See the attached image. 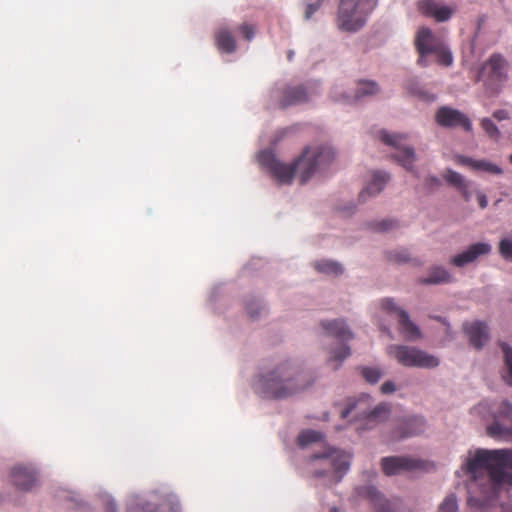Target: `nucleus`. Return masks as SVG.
I'll return each mask as SVG.
<instances>
[{
  "mask_svg": "<svg viewBox=\"0 0 512 512\" xmlns=\"http://www.w3.org/2000/svg\"><path fill=\"white\" fill-rule=\"evenodd\" d=\"M469 188V185L468 183L466 182L463 187H460L458 190L460 191V193L462 194L463 198L465 201H469L470 200V197H471V194L468 190Z\"/></svg>",
  "mask_w": 512,
  "mask_h": 512,
  "instance_id": "nucleus-48",
  "label": "nucleus"
},
{
  "mask_svg": "<svg viewBox=\"0 0 512 512\" xmlns=\"http://www.w3.org/2000/svg\"><path fill=\"white\" fill-rule=\"evenodd\" d=\"M323 434L319 431L315 430H305L302 431L297 438L298 444L301 447H305L311 443L318 442L322 440Z\"/></svg>",
  "mask_w": 512,
  "mask_h": 512,
  "instance_id": "nucleus-31",
  "label": "nucleus"
},
{
  "mask_svg": "<svg viewBox=\"0 0 512 512\" xmlns=\"http://www.w3.org/2000/svg\"><path fill=\"white\" fill-rule=\"evenodd\" d=\"M399 329L404 337L408 339H416L420 337L419 328L410 320L408 313L405 310H399L398 317Z\"/></svg>",
  "mask_w": 512,
  "mask_h": 512,
  "instance_id": "nucleus-24",
  "label": "nucleus"
},
{
  "mask_svg": "<svg viewBox=\"0 0 512 512\" xmlns=\"http://www.w3.org/2000/svg\"><path fill=\"white\" fill-rule=\"evenodd\" d=\"M369 401V396H363L356 402H350L348 406L341 411V417L344 419L349 416L353 411L357 410V415H362L368 421L383 420L388 416V407L385 404H379L374 409L366 411L362 406L366 405Z\"/></svg>",
  "mask_w": 512,
  "mask_h": 512,
  "instance_id": "nucleus-12",
  "label": "nucleus"
},
{
  "mask_svg": "<svg viewBox=\"0 0 512 512\" xmlns=\"http://www.w3.org/2000/svg\"><path fill=\"white\" fill-rule=\"evenodd\" d=\"M509 162L512 164V153L509 155Z\"/></svg>",
  "mask_w": 512,
  "mask_h": 512,
  "instance_id": "nucleus-53",
  "label": "nucleus"
},
{
  "mask_svg": "<svg viewBox=\"0 0 512 512\" xmlns=\"http://www.w3.org/2000/svg\"><path fill=\"white\" fill-rule=\"evenodd\" d=\"M499 346L503 353V369L501 377L503 381L512 387V347L505 342H500Z\"/></svg>",
  "mask_w": 512,
  "mask_h": 512,
  "instance_id": "nucleus-26",
  "label": "nucleus"
},
{
  "mask_svg": "<svg viewBox=\"0 0 512 512\" xmlns=\"http://www.w3.org/2000/svg\"><path fill=\"white\" fill-rule=\"evenodd\" d=\"M425 185L429 188L438 187L440 180L435 176H429L425 179Z\"/></svg>",
  "mask_w": 512,
  "mask_h": 512,
  "instance_id": "nucleus-46",
  "label": "nucleus"
},
{
  "mask_svg": "<svg viewBox=\"0 0 512 512\" xmlns=\"http://www.w3.org/2000/svg\"><path fill=\"white\" fill-rule=\"evenodd\" d=\"M309 100V93L303 85L289 86L283 91L281 106L283 108L291 105L305 103Z\"/></svg>",
  "mask_w": 512,
  "mask_h": 512,
  "instance_id": "nucleus-21",
  "label": "nucleus"
},
{
  "mask_svg": "<svg viewBox=\"0 0 512 512\" xmlns=\"http://www.w3.org/2000/svg\"><path fill=\"white\" fill-rule=\"evenodd\" d=\"M388 258L390 261L398 264L407 263L411 260L410 254L405 249L390 252L388 254Z\"/></svg>",
  "mask_w": 512,
  "mask_h": 512,
  "instance_id": "nucleus-37",
  "label": "nucleus"
},
{
  "mask_svg": "<svg viewBox=\"0 0 512 512\" xmlns=\"http://www.w3.org/2000/svg\"><path fill=\"white\" fill-rule=\"evenodd\" d=\"M481 512H512V509L503 505H489L481 508Z\"/></svg>",
  "mask_w": 512,
  "mask_h": 512,
  "instance_id": "nucleus-42",
  "label": "nucleus"
},
{
  "mask_svg": "<svg viewBox=\"0 0 512 512\" xmlns=\"http://www.w3.org/2000/svg\"><path fill=\"white\" fill-rule=\"evenodd\" d=\"M499 253L505 260L512 262V235L499 242Z\"/></svg>",
  "mask_w": 512,
  "mask_h": 512,
  "instance_id": "nucleus-35",
  "label": "nucleus"
},
{
  "mask_svg": "<svg viewBox=\"0 0 512 512\" xmlns=\"http://www.w3.org/2000/svg\"><path fill=\"white\" fill-rule=\"evenodd\" d=\"M238 30L247 41H251L255 35L254 26L247 23L240 25Z\"/></svg>",
  "mask_w": 512,
  "mask_h": 512,
  "instance_id": "nucleus-40",
  "label": "nucleus"
},
{
  "mask_svg": "<svg viewBox=\"0 0 512 512\" xmlns=\"http://www.w3.org/2000/svg\"><path fill=\"white\" fill-rule=\"evenodd\" d=\"M435 319L438 320V321H442L441 317H435Z\"/></svg>",
  "mask_w": 512,
  "mask_h": 512,
  "instance_id": "nucleus-54",
  "label": "nucleus"
},
{
  "mask_svg": "<svg viewBox=\"0 0 512 512\" xmlns=\"http://www.w3.org/2000/svg\"><path fill=\"white\" fill-rule=\"evenodd\" d=\"M264 310V307L259 304L258 300H251L246 303V311L252 319H256Z\"/></svg>",
  "mask_w": 512,
  "mask_h": 512,
  "instance_id": "nucleus-38",
  "label": "nucleus"
},
{
  "mask_svg": "<svg viewBox=\"0 0 512 512\" xmlns=\"http://www.w3.org/2000/svg\"><path fill=\"white\" fill-rule=\"evenodd\" d=\"M380 390L383 394H390L396 390V385L392 381H386L381 385Z\"/></svg>",
  "mask_w": 512,
  "mask_h": 512,
  "instance_id": "nucleus-43",
  "label": "nucleus"
},
{
  "mask_svg": "<svg viewBox=\"0 0 512 512\" xmlns=\"http://www.w3.org/2000/svg\"><path fill=\"white\" fill-rule=\"evenodd\" d=\"M361 375L370 384H375L382 376V371L376 367H363Z\"/></svg>",
  "mask_w": 512,
  "mask_h": 512,
  "instance_id": "nucleus-32",
  "label": "nucleus"
},
{
  "mask_svg": "<svg viewBox=\"0 0 512 512\" xmlns=\"http://www.w3.org/2000/svg\"><path fill=\"white\" fill-rule=\"evenodd\" d=\"M293 56H294V52H293L292 50H291V51H289V52H288V55H287L288 60H289V61H291V60L293 59Z\"/></svg>",
  "mask_w": 512,
  "mask_h": 512,
  "instance_id": "nucleus-51",
  "label": "nucleus"
},
{
  "mask_svg": "<svg viewBox=\"0 0 512 512\" xmlns=\"http://www.w3.org/2000/svg\"><path fill=\"white\" fill-rule=\"evenodd\" d=\"M381 141L396 149L393 158L407 171H412L415 161L414 149L403 143L405 137L400 134H389L386 131L380 132Z\"/></svg>",
  "mask_w": 512,
  "mask_h": 512,
  "instance_id": "nucleus-10",
  "label": "nucleus"
},
{
  "mask_svg": "<svg viewBox=\"0 0 512 512\" xmlns=\"http://www.w3.org/2000/svg\"><path fill=\"white\" fill-rule=\"evenodd\" d=\"M399 329L404 337L408 339H416L420 337L419 328L410 320L408 313L405 310H399L398 317Z\"/></svg>",
  "mask_w": 512,
  "mask_h": 512,
  "instance_id": "nucleus-25",
  "label": "nucleus"
},
{
  "mask_svg": "<svg viewBox=\"0 0 512 512\" xmlns=\"http://www.w3.org/2000/svg\"><path fill=\"white\" fill-rule=\"evenodd\" d=\"M463 329L471 345L476 349H481L489 339L488 326L484 322L465 323Z\"/></svg>",
  "mask_w": 512,
  "mask_h": 512,
  "instance_id": "nucleus-18",
  "label": "nucleus"
},
{
  "mask_svg": "<svg viewBox=\"0 0 512 512\" xmlns=\"http://www.w3.org/2000/svg\"><path fill=\"white\" fill-rule=\"evenodd\" d=\"M488 436L504 441H512V404L500 402L493 412V422L486 428Z\"/></svg>",
  "mask_w": 512,
  "mask_h": 512,
  "instance_id": "nucleus-8",
  "label": "nucleus"
},
{
  "mask_svg": "<svg viewBox=\"0 0 512 512\" xmlns=\"http://www.w3.org/2000/svg\"><path fill=\"white\" fill-rule=\"evenodd\" d=\"M214 41L221 53L232 54L236 50L235 38L227 28L218 29L215 32Z\"/></svg>",
  "mask_w": 512,
  "mask_h": 512,
  "instance_id": "nucleus-23",
  "label": "nucleus"
},
{
  "mask_svg": "<svg viewBox=\"0 0 512 512\" xmlns=\"http://www.w3.org/2000/svg\"><path fill=\"white\" fill-rule=\"evenodd\" d=\"M424 430V421L420 417H407L401 419L390 437L391 441H398L404 438L420 434Z\"/></svg>",
  "mask_w": 512,
  "mask_h": 512,
  "instance_id": "nucleus-14",
  "label": "nucleus"
},
{
  "mask_svg": "<svg viewBox=\"0 0 512 512\" xmlns=\"http://www.w3.org/2000/svg\"><path fill=\"white\" fill-rule=\"evenodd\" d=\"M389 179V174L382 171H375L372 176V181L360 192V200L365 201L366 195L375 196L380 193Z\"/></svg>",
  "mask_w": 512,
  "mask_h": 512,
  "instance_id": "nucleus-22",
  "label": "nucleus"
},
{
  "mask_svg": "<svg viewBox=\"0 0 512 512\" xmlns=\"http://www.w3.org/2000/svg\"><path fill=\"white\" fill-rule=\"evenodd\" d=\"M417 8L422 15L434 18L437 22H445L453 14L451 7L439 5L434 0H421L418 2Z\"/></svg>",
  "mask_w": 512,
  "mask_h": 512,
  "instance_id": "nucleus-17",
  "label": "nucleus"
},
{
  "mask_svg": "<svg viewBox=\"0 0 512 512\" xmlns=\"http://www.w3.org/2000/svg\"><path fill=\"white\" fill-rule=\"evenodd\" d=\"M395 226H396V224L392 220H382L380 222H377L373 228H374V230L379 231V232H386V231L391 230Z\"/></svg>",
  "mask_w": 512,
  "mask_h": 512,
  "instance_id": "nucleus-41",
  "label": "nucleus"
},
{
  "mask_svg": "<svg viewBox=\"0 0 512 512\" xmlns=\"http://www.w3.org/2000/svg\"><path fill=\"white\" fill-rule=\"evenodd\" d=\"M493 117L498 121H502L509 118V113L504 109H499L493 112Z\"/></svg>",
  "mask_w": 512,
  "mask_h": 512,
  "instance_id": "nucleus-45",
  "label": "nucleus"
},
{
  "mask_svg": "<svg viewBox=\"0 0 512 512\" xmlns=\"http://www.w3.org/2000/svg\"><path fill=\"white\" fill-rule=\"evenodd\" d=\"M436 121L443 127L461 126L465 131L472 130L469 118L459 110L449 107H441L436 113Z\"/></svg>",
  "mask_w": 512,
  "mask_h": 512,
  "instance_id": "nucleus-13",
  "label": "nucleus"
},
{
  "mask_svg": "<svg viewBox=\"0 0 512 512\" xmlns=\"http://www.w3.org/2000/svg\"><path fill=\"white\" fill-rule=\"evenodd\" d=\"M321 326L329 336L341 342L338 347L330 351L329 361H343L350 355V347L346 343L353 338V333L341 320L323 321Z\"/></svg>",
  "mask_w": 512,
  "mask_h": 512,
  "instance_id": "nucleus-9",
  "label": "nucleus"
},
{
  "mask_svg": "<svg viewBox=\"0 0 512 512\" xmlns=\"http://www.w3.org/2000/svg\"><path fill=\"white\" fill-rule=\"evenodd\" d=\"M330 512H339V511H338V509H337L336 507H332V508L330 509Z\"/></svg>",
  "mask_w": 512,
  "mask_h": 512,
  "instance_id": "nucleus-52",
  "label": "nucleus"
},
{
  "mask_svg": "<svg viewBox=\"0 0 512 512\" xmlns=\"http://www.w3.org/2000/svg\"><path fill=\"white\" fill-rule=\"evenodd\" d=\"M365 491L366 495L374 502V512H394L390 503L381 498L374 487H367Z\"/></svg>",
  "mask_w": 512,
  "mask_h": 512,
  "instance_id": "nucleus-28",
  "label": "nucleus"
},
{
  "mask_svg": "<svg viewBox=\"0 0 512 512\" xmlns=\"http://www.w3.org/2000/svg\"><path fill=\"white\" fill-rule=\"evenodd\" d=\"M481 127L491 139L498 140L500 138V131L491 119L483 118Z\"/></svg>",
  "mask_w": 512,
  "mask_h": 512,
  "instance_id": "nucleus-34",
  "label": "nucleus"
},
{
  "mask_svg": "<svg viewBox=\"0 0 512 512\" xmlns=\"http://www.w3.org/2000/svg\"><path fill=\"white\" fill-rule=\"evenodd\" d=\"M451 279L452 277L446 269L436 266L430 270L428 277L421 278L419 281L422 284H441L448 283Z\"/></svg>",
  "mask_w": 512,
  "mask_h": 512,
  "instance_id": "nucleus-27",
  "label": "nucleus"
},
{
  "mask_svg": "<svg viewBox=\"0 0 512 512\" xmlns=\"http://www.w3.org/2000/svg\"><path fill=\"white\" fill-rule=\"evenodd\" d=\"M107 512H116V507L113 501H108L106 506Z\"/></svg>",
  "mask_w": 512,
  "mask_h": 512,
  "instance_id": "nucleus-50",
  "label": "nucleus"
},
{
  "mask_svg": "<svg viewBox=\"0 0 512 512\" xmlns=\"http://www.w3.org/2000/svg\"><path fill=\"white\" fill-rule=\"evenodd\" d=\"M375 0H341L338 8V27L354 32L364 26L367 15L374 9Z\"/></svg>",
  "mask_w": 512,
  "mask_h": 512,
  "instance_id": "nucleus-6",
  "label": "nucleus"
},
{
  "mask_svg": "<svg viewBox=\"0 0 512 512\" xmlns=\"http://www.w3.org/2000/svg\"><path fill=\"white\" fill-rule=\"evenodd\" d=\"M314 477H326L331 483H338L350 467V455L343 451L326 448L309 458Z\"/></svg>",
  "mask_w": 512,
  "mask_h": 512,
  "instance_id": "nucleus-5",
  "label": "nucleus"
},
{
  "mask_svg": "<svg viewBox=\"0 0 512 512\" xmlns=\"http://www.w3.org/2000/svg\"><path fill=\"white\" fill-rule=\"evenodd\" d=\"M381 307L388 313H395L399 317V308L392 298H385L381 301Z\"/></svg>",
  "mask_w": 512,
  "mask_h": 512,
  "instance_id": "nucleus-39",
  "label": "nucleus"
},
{
  "mask_svg": "<svg viewBox=\"0 0 512 512\" xmlns=\"http://www.w3.org/2000/svg\"><path fill=\"white\" fill-rule=\"evenodd\" d=\"M443 177L450 185L456 187L457 189L463 187V185L466 183L464 177L460 173L451 169H448Z\"/></svg>",
  "mask_w": 512,
  "mask_h": 512,
  "instance_id": "nucleus-33",
  "label": "nucleus"
},
{
  "mask_svg": "<svg viewBox=\"0 0 512 512\" xmlns=\"http://www.w3.org/2000/svg\"><path fill=\"white\" fill-rule=\"evenodd\" d=\"M488 409L489 406L487 403H480L477 407L474 408V411L478 414H483Z\"/></svg>",
  "mask_w": 512,
  "mask_h": 512,
  "instance_id": "nucleus-49",
  "label": "nucleus"
},
{
  "mask_svg": "<svg viewBox=\"0 0 512 512\" xmlns=\"http://www.w3.org/2000/svg\"><path fill=\"white\" fill-rule=\"evenodd\" d=\"M378 91L379 88L376 82L363 80L358 83V89L356 91L355 98L359 99L363 96L375 95L378 93Z\"/></svg>",
  "mask_w": 512,
  "mask_h": 512,
  "instance_id": "nucleus-30",
  "label": "nucleus"
},
{
  "mask_svg": "<svg viewBox=\"0 0 512 512\" xmlns=\"http://www.w3.org/2000/svg\"><path fill=\"white\" fill-rule=\"evenodd\" d=\"M387 353L404 367L432 369L439 365V359L419 348L407 345H390Z\"/></svg>",
  "mask_w": 512,
  "mask_h": 512,
  "instance_id": "nucleus-7",
  "label": "nucleus"
},
{
  "mask_svg": "<svg viewBox=\"0 0 512 512\" xmlns=\"http://www.w3.org/2000/svg\"><path fill=\"white\" fill-rule=\"evenodd\" d=\"M462 469L474 480L485 471L493 486H511L512 449L470 451Z\"/></svg>",
  "mask_w": 512,
  "mask_h": 512,
  "instance_id": "nucleus-2",
  "label": "nucleus"
},
{
  "mask_svg": "<svg viewBox=\"0 0 512 512\" xmlns=\"http://www.w3.org/2000/svg\"><path fill=\"white\" fill-rule=\"evenodd\" d=\"M315 268L317 271L326 274L338 275L343 272V268L337 262L330 260H322L315 263Z\"/></svg>",
  "mask_w": 512,
  "mask_h": 512,
  "instance_id": "nucleus-29",
  "label": "nucleus"
},
{
  "mask_svg": "<svg viewBox=\"0 0 512 512\" xmlns=\"http://www.w3.org/2000/svg\"><path fill=\"white\" fill-rule=\"evenodd\" d=\"M13 484L23 491L31 490L37 483L36 473L32 468L16 466L11 472Z\"/></svg>",
  "mask_w": 512,
  "mask_h": 512,
  "instance_id": "nucleus-19",
  "label": "nucleus"
},
{
  "mask_svg": "<svg viewBox=\"0 0 512 512\" xmlns=\"http://www.w3.org/2000/svg\"><path fill=\"white\" fill-rule=\"evenodd\" d=\"M311 384L308 373L298 365L285 362L274 370L261 375L255 384V389L267 399H283L289 397Z\"/></svg>",
  "mask_w": 512,
  "mask_h": 512,
  "instance_id": "nucleus-3",
  "label": "nucleus"
},
{
  "mask_svg": "<svg viewBox=\"0 0 512 512\" xmlns=\"http://www.w3.org/2000/svg\"><path fill=\"white\" fill-rule=\"evenodd\" d=\"M427 463L408 456H390L381 459V468L385 475L393 476L402 472L425 470Z\"/></svg>",
  "mask_w": 512,
  "mask_h": 512,
  "instance_id": "nucleus-11",
  "label": "nucleus"
},
{
  "mask_svg": "<svg viewBox=\"0 0 512 512\" xmlns=\"http://www.w3.org/2000/svg\"><path fill=\"white\" fill-rule=\"evenodd\" d=\"M457 508L456 496L454 494H450L440 504L438 512H456Z\"/></svg>",
  "mask_w": 512,
  "mask_h": 512,
  "instance_id": "nucleus-36",
  "label": "nucleus"
},
{
  "mask_svg": "<svg viewBox=\"0 0 512 512\" xmlns=\"http://www.w3.org/2000/svg\"><path fill=\"white\" fill-rule=\"evenodd\" d=\"M477 199H478V203H479L480 208L485 209L487 207V205H488V200H487L486 195L483 194L482 192H478L477 193Z\"/></svg>",
  "mask_w": 512,
  "mask_h": 512,
  "instance_id": "nucleus-47",
  "label": "nucleus"
},
{
  "mask_svg": "<svg viewBox=\"0 0 512 512\" xmlns=\"http://www.w3.org/2000/svg\"><path fill=\"white\" fill-rule=\"evenodd\" d=\"M491 252V245L484 242L472 244L467 250L451 258L450 263L456 267H464L474 262L478 257Z\"/></svg>",
  "mask_w": 512,
  "mask_h": 512,
  "instance_id": "nucleus-16",
  "label": "nucleus"
},
{
  "mask_svg": "<svg viewBox=\"0 0 512 512\" xmlns=\"http://www.w3.org/2000/svg\"><path fill=\"white\" fill-rule=\"evenodd\" d=\"M455 161L457 164L466 166L473 171H483L493 175L503 174V169L500 166L485 159L475 160L471 157L458 155Z\"/></svg>",
  "mask_w": 512,
  "mask_h": 512,
  "instance_id": "nucleus-20",
  "label": "nucleus"
},
{
  "mask_svg": "<svg viewBox=\"0 0 512 512\" xmlns=\"http://www.w3.org/2000/svg\"><path fill=\"white\" fill-rule=\"evenodd\" d=\"M508 62L498 53L492 54L483 64L481 73L495 81H502L507 78Z\"/></svg>",
  "mask_w": 512,
  "mask_h": 512,
  "instance_id": "nucleus-15",
  "label": "nucleus"
},
{
  "mask_svg": "<svg viewBox=\"0 0 512 512\" xmlns=\"http://www.w3.org/2000/svg\"><path fill=\"white\" fill-rule=\"evenodd\" d=\"M321 1L322 0H319L317 3L315 4H309L306 8V12H305V17L306 19H309L314 13L315 11L318 10V8L320 7L321 5Z\"/></svg>",
  "mask_w": 512,
  "mask_h": 512,
  "instance_id": "nucleus-44",
  "label": "nucleus"
},
{
  "mask_svg": "<svg viewBox=\"0 0 512 512\" xmlns=\"http://www.w3.org/2000/svg\"><path fill=\"white\" fill-rule=\"evenodd\" d=\"M258 159L280 183H291L294 175L298 174L300 184H305L316 172L325 169L333 161L334 152L329 147H307L291 164L280 162L270 151H262Z\"/></svg>",
  "mask_w": 512,
  "mask_h": 512,
  "instance_id": "nucleus-1",
  "label": "nucleus"
},
{
  "mask_svg": "<svg viewBox=\"0 0 512 512\" xmlns=\"http://www.w3.org/2000/svg\"><path fill=\"white\" fill-rule=\"evenodd\" d=\"M414 45L418 53L417 64L427 67L431 64L430 55H434L437 64L449 67L453 63V55L444 39L434 34L431 29L421 27L416 34Z\"/></svg>",
  "mask_w": 512,
  "mask_h": 512,
  "instance_id": "nucleus-4",
  "label": "nucleus"
}]
</instances>
